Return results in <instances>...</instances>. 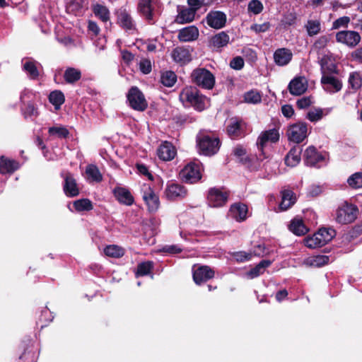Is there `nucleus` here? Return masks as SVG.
<instances>
[{
    "mask_svg": "<svg viewBox=\"0 0 362 362\" xmlns=\"http://www.w3.org/2000/svg\"><path fill=\"white\" fill-rule=\"evenodd\" d=\"M279 130L275 128L264 131L260 134L256 144L259 151V154L257 155V159L258 160L262 161L269 158L270 155L264 150L267 143L269 141L271 143H276L279 141Z\"/></svg>",
    "mask_w": 362,
    "mask_h": 362,
    "instance_id": "1",
    "label": "nucleus"
},
{
    "mask_svg": "<svg viewBox=\"0 0 362 362\" xmlns=\"http://www.w3.org/2000/svg\"><path fill=\"white\" fill-rule=\"evenodd\" d=\"M358 213L356 205L344 202L337 208L335 220L340 224L351 223L357 218Z\"/></svg>",
    "mask_w": 362,
    "mask_h": 362,
    "instance_id": "2",
    "label": "nucleus"
},
{
    "mask_svg": "<svg viewBox=\"0 0 362 362\" xmlns=\"http://www.w3.org/2000/svg\"><path fill=\"white\" fill-rule=\"evenodd\" d=\"M199 151L206 156H211L218 153L221 143L218 137L202 135L197 139Z\"/></svg>",
    "mask_w": 362,
    "mask_h": 362,
    "instance_id": "3",
    "label": "nucleus"
},
{
    "mask_svg": "<svg viewBox=\"0 0 362 362\" xmlns=\"http://www.w3.org/2000/svg\"><path fill=\"white\" fill-rule=\"evenodd\" d=\"M193 83L204 89L211 90L215 85L214 74L205 68H197L191 74Z\"/></svg>",
    "mask_w": 362,
    "mask_h": 362,
    "instance_id": "4",
    "label": "nucleus"
},
{
    "mask_svg": "<svg viewBox=\"0 0 362 362\" xmlns=\"http://www.w3.org/2000/svg\"><path fill=\"white\" fill-rule=\"evenodd\" d=\"M288 140L297 145L308 137V124L305 122H298L289 125L286 132Z\"/></svg>",
    "mask_w": 362,
    "mask_h": 362,
    "instance_id": "5",
    "label": "nucleus"
},
{
    "mask_svg": "<svg viewBox=\"0 0 362 362\" xmlns=\"http://www.w3.org/2000/svg\"><path fill=\"white\" fill-rule=\"evenodd\" d=\"M127 99L131 108L139 112H144L148 107L144 93L136 86H132L127 94Z\"/></svg>",
    "mask_w": 362,
    "mask_h": 362,
    "instance_id": "6",
    "label": "nucleus"
},
{
    "mask_svg": "<svg viewBox=\"0 0 362 362\" xmlns=\"http://www.w3.org/2000/svg\"><path fill=\"white\" fill-rule=\"evenodd\" d=\"M160 4V0H139L137 12L148 23H154L155 8Z\"/></svg>",
    "mask_w": 362,
    "mask_h": 362,
    "instance_id": "7",
    "label": "nucleus"
},
{
    "mask_svg": "<svg viewBox=\"0 0 362 362\" xmlns=\"http://www.w3.org/2000/svg\"><path fill=\"white\" fill-rule=\"evenodd\" d=\"M180 177L185 183L194 184L202 179L200 165L194 162L188 163L180 173Z\"/></svg>",
    "mask_w": 362,
    "mask_h": 362,
    "instance_id": "8",
    "label": "nucleus"
},
{
    "mask_svg": "<svg viewBox=\"0 0 362 362\" xmlns=\"http://www.w3.org/2000/svg\"><path fill=\"white\" fill-rule=\"evenodd\" d=\"M182 95L185 100L189 103L196 110L202 111L205 107V96L200 94L199 91L194 87L185 88Z\"/></svg>",
    "mask_w": 362,
    "mask_h": 362,
    "instance_id": "9",
    "label": "nucleus"
},
{
    "mask_svg": "<svg viewBox=\"0 0 362 362\" xmlns=\"http://www.w3.org/2000/svg\"><path fill=\"white\" fill-rule=\"evenodd\" d=\"M229 192L216 187L210 188L207 194L208 204L211 207H221L228 199Z\"/></svg>",
    "mask_w": 362,
    "mask_h": 362,
    "instance_id": "10",
    "label": "nucleus"
},
{
    "mask_svg": "<svg viewBox=\"0 0 362 362\" xmlns=\"http://www.w3.org/2000/svg\"><path fill=\"white\" fill-rule=\"evenodd\" d=\"M325 156L314 146H308L303 154L305 165L310 167L320 168V163L325 161Z\"/></svg>",
    "mask_w": 362,
    "mask_h": 362,
    "instance_id": "11",
    "label": "nucleus"
},
{
    "mask_svg": "<svg viewBox=\"0 0 362 362\" xmlns=\"http://www.w3.org/2000/svg\"><path fill=\"white\" fill-rule=\"evenodd\" d=\"M214 276V270L207 265L199 266L192 270L193 281L199 286L213 279Z\"/></svg>",
    "mask_w": 362,
    "mask_h": 362,
    "instance_id": "12",
    "label": "nucleus"
},
{
    "mask_svg": "<svg viewBox=\"0 0 362 362\" xmlns=\"http://www.w3.org/2000/svg\"><path fill=\"white\" fill-rule=\"evenodd\" d=\"M336 40L349 47H354L360 42L361 35L356 31L341 30L336 34Z\"/></svg>",
    "mask_w": 362,
    "mask_h": 362,
    "instance_id": "13",
    "label": "nucleus"
},
{
    "mask_svg": "<svg viewBox=\"0 0 362 362\" xmlns=\"http://www.w3.org/2000/svg\"><path fill=\"white\" fill-rule=\"evenodd\" d=\"M62 177L64 178L63 191L66 196L68 197H77L80 190L74 175L67 172L65 175L62 174Z\"/></svg>",
    "mask_w": 362,
    "mask_h": 362,
    "instance_id": "14",
    "label": "nucleus"
},
{
    "mask_svg": "<svg viewBox=\"0 0 362 362\" xmlns=\"http://www.w3.org/2000/svg\"><path fill=\"white\" fill-rule=\"evenodd\" d=\"M207 25L214 29H221L225 27L227 16L225 13L221 11H211L206 16Z\"/></svg>",
    "mask_w": 362,
    "mask_h": 362,
    "instance_id": "15",
    "label": "nucleus"
},
{
    "mask_svg": "<svg viewBox=\"0 0 362 362\" xmlns=\"http://www.w3.org/2000/svg\"><path fill=\"white\" fill-rule=\"evenodd\" d=\"M171 57L180 66H185L192 61V54L189 47H176L171 52Z\"/></svg>",
    "mask_w": 362,
    "mask_h": 362,
    "instance_id": "16",
    "label": "nucleus"
},
{
    "mask_svg": "<svg viewBox=\"0 0 362 362\" xmlns=\"http://www.w3.org/2000/svg\"><path fill=\"white\" fill-rule=\"evenodd\" d=\"M166 197L169 200L183 199L187 194V189L183 185L178 183H168L165 191Z\"/></svg>",
    "mask_w": 362,
    "mask_h": 362,
    "instance_id": "17",
    "label": "nucleus"
},
{
    "mask_svg": "<svg viewBox=\"0 0 362 362\" xmlns=\"http://www.w3.org/2000/svg\"><path fill=\"white\" fill-rule=\"evenodd\" d=\"M117 23L126 30H131L134 28L133 18L125 8L121 7L115 11Z\"/></svg>",
    "mask_w": 362,
    "mask_h": 362,
    "instance_id": "18",
    "label": "nucleus"
},
{
    "mask_svg": "<svg viewBox=\"0 0 362 362\" xmlns=\"http://www.w3.org/2000/svg\"><path fill=\"white\" fill-rule=\"evenodd\" d=\"M302 152V146L295 145L293 146L284 158L285 165L291 168L297 166L301 160Z\"/></svg>",
    "mask_w": 362,
    "mask_h": 362,
    "instance_id": "19",
    "label": "nucleus"
},
{
    "mask_svg": "<svg viewBox=\"0 0 362 362\" xmlns=\"http://www.w3.org/2000/svg\"><path fill=\"white\" fill-rule=\"evenodd\" d=\"M158 158L164 161L172 160L177 154V150L172 143L163 142L157 150Z\"/></svg>",
    "mask_w": 362,
    "mask_h": 362,
    "instance_id": "20",
    "label": "nucleus"
},
{
    "mask_svg": "<svg viewBox=\"0 0 362 362\" xmlns=\"http://www.w3.org/2000/svg\"><path fill=\"white\" fill-rule=\"evenodd\" d=\"M112 193L116 199L122 204L132 206L134 202V199L130 191L123 187H116Z\"/></svg>",
    "mask_w": 362,
    "mask_h": 362,
    "instance_id": "21",
    "label": "nucleus"
},
{
    "mask_svg": "<svg viewBox=\"0 0 362 362\" xmlns=\"http://www.w3.org/2000/svg\"><path fill=\"white\" fill-rule=\"evenodd\" d=\"M288 89L291 95H300L307 90L308 83L304 77H295L290 81Z\"/></svg>",
    "mask_w": 362,
    "mask_h": 362,
    "instance_id": "22",
    "label": "nucleus"
},
{
    "mask_svg": "<svg viewBox=\"0 0 362 362\" xmlns=\"http://www.w3.org/2000/svg\"><path fill=\"white\" fill-rule=\"evenodd\" d=\"M21 167L18 161L10 159L4 156H0V174H13Z\"/></svg>",
    "mask_w": 362,
    "mask_h": 362,
    "instance_id": "23",
    "label": "nucleus"
},
{
    "mask_svg": "<svg viewBox=\"0 0 362 362\" xmlns=\"http://www.w3.org/2000/svg\"><path fill=\"white\" fill-rule=\"evenodd\" d=\"M320 82L323 86H327L325 89L331 93L339 92L342 88L341 81L333 76L323 74Z\"/></svg>",
    "mask_w": 362,
    "mask_h": 362,
    "instance_id": "24",
    "label": "nucleus"
},
{
    "mask_svg": "<svg viewBox=\"0 0 362 362\" xmlns=\"http://www.w3.org/2000/svg\"><path fill=\"white\" fill-rule=\"evenodd\" d=\"M292 52L287 48H279L274 53V60L276 65L283 66L287 65L292 59Z\"/></svg>",
    "mask_w": 362,
    "mask_h": 362,
    "instance_id": "25",
    "label": "nucleus"
},
{
    "mask_svg": "<svg viewBox=\"0 0 362 362\" xmlns=\"http://www.w3.org/2000/svg\"><path fill=\"white\" fill-rule=\"evenodd\" d=\"M199 37V30L194 25L187 26L179 30L177 38L180 42H191Z\"/></svg>",
    "mask_w": 362,
    "mask_h": 362,
    "instance_id": "26",
    "label": "nucleus"
},
{
    "mask_svg": "<svg viewBox=\"0 0 362 362\" xmlns=\"http://www.w3.org/2000/svg\"><path fill=\"white\" fill-rule=\"evenodd\" d=\"M143 199L146 204L149 211H156L158 209L160 204L159 198L150 187L144 192Z\"/></svg>",
    "mask_w": 362,
    "mask_h": 362,
    "instance_id": "27",
    "label": "nucleus"
},
{
    "mask_svg": "<svg viewBox=\"0 0 362 362\" xmlns=\"http://www.w3.org/2000/svg\"><path fill=\"white\" fill-rule=\"evenodd\" d=\"M247 206L240 202L231 205L230 208L232 217L239 222L243 221L247 218Z\"/></svg>",
    "mask_w": 362,
    "mask_h": 362,
    "instance_id": "28",
    "label": "nucleus"
},
{
    "mask_svg": "<svg viewBox=\"0 0 362 362\" xmlns=\"http://www.w3.org/2000/svg\"><path fill=\"white\" fill-rule=\"evenodd\" d=\"M296 202L295 193L291 189L281 191V202L279 205L281 211H286L291 207Z\"/></svg>",
    "mask_w": 362,
    "mask_h": 362,
    "instance_id": "29",
    "label": "nucleus"
},
{
    "mask_svg": "<svg viewBox=\"0 0 362 362\" xmlns=\"http://www.w3.org/2000/svg\"><path fill=\"white\" fill-rule=\"evenodd\" d=\"M288 229L297 236L304 235L309 231V228L305 225L303 220L298 217H295L291 221Z\"/></svg>",
    "mask_w": 362,
    "mask_h": 362,
    "instance_id": "30",
    "label": "nucleus"
},
{
    "mask_svg": "<svg viewBox=\"0 0 362 362\" xmlns=\"http://www.w3.org/2000/svg\"><path fill=\"white\" fill-rule=\"evenodd\" d=\"M230 37L224 31H221L218 34H216L210 39V46L216 48H221L226 46L229 42Z\"/></svg>",
    "mask_w": 362,
    "mask_h": 362,
    "instance_id": "31",
    "label": "nucleus"
},
{
    "mask_svg": "<svg viewBox=\"0 0 362 362\" xmlns=\"http://www.w3.org/2000/svg\"><path fill=\"white\" fill-rule=\"evenodd\" d=\"M196 12L190 8L182 9L176 16L175 21L179 24L192 22L194 20Z\"/></svg>",
    "mask_w": 362,
    "mask_h": 362,
    "instance_id": "32",
    "label": "nucleus"
},
{
    "mask_svg": "<svg viewBox=\"0 0 362 362\" xmlns=\"http://www.w3.org/2000/svg\"><path fill=\"white\" fill-rule=\"evenodd\" d=\"M64 79L66 83L74 84L81 78V71L74 67H68L64 73Z\"/></svg>",
    "mask_w": 362,
    "mask_h": 362,
    "instance_id": "33",
    "label": "nucleus"
},
{
    "mask_svg": "<svg viewBox=\"0 0 362 362\" xmlns=\"http://www.w3.org/2000/svg\"><path fill=\"white\" fill-rule=\"evenodd\" d=\"M271 264L272 262L270 260L263 259L255 267L250 269L247 272V275L251 279L256 278L262 274L264 272L265 269L269 267Z\"/></svg>",
    "mask_w": 362,
    "mask_h": 362,
    "instance_id": "34",
    "label": "nucleus"
},
{
    "mask_svg": "<svg viewBox=\"0 0 362 362\" xmlns=\"http://www.w3.org/2000/svg\"><path fill=\"white\" fill-rule=\"evenodd\" d=\"M93 12L103 23H107L110 21V13L105 6L97 4L93 7Z\"/></svg>",
    "mask_w": 362,
    "mask_h": 362,
    "instance_id": "35",
    "label": "nucleus"
},
{
    "mask_svg": "<svg viewBox=\"0 0 362 362\" xmlns=\"http://www.w3.org/2000/svg\"><path fill=\"white\" fill-rule=\"evenodd\" d=\"M320 234L318 232L314 233L312 236H308L304 239L305 245L310 249H315L317 247H321L325 244L324 243L322 238H320Z\"/></svg>",
    "mask_w": 362,
    "mask_h": 362,
    "instance_id": "36",
    "label": "nucleus"
},
{
    "mask_svg": "<svg viewBox=\"0 0 362 362\" xmlns=\"http://www.w3.org/2000/svg\"><path fill=\"white\" fill-rule=\"evenodd\" d=\"M177 79L176 74L173 71H165L161 73L160 83L165 87H173Z\"/></svg>",
    "mask_w": 362,
    "mask_h": 362,
    "instance_id": "37",
    "label": "nucleus"
},
{
    "mask_svg": "<svg viewBox=\"0 0 362 362\" xmlns=\"http://www.w3.org/2000/svg\"><path fill=\"white\" fill-rule=\"evenodd\" d=\"M86 174L88 178L93 182H100L103 180V175L95 165H88L86 168Z\"/></svg>",
    "mask_w": 362,
    "mask_h": 362,
    "instance_id": "38",
    "label": "nucleus"
},
{
    "mask_svg": "<svg viewBox=\"0 0 362 362\" xmlns=\"http://www.w3.org/2000/svg\"><path fill=\"white\" fill-rule=\"evenodd\" d=\"M153 269V262L152 261L142 262L138 264L135 276L136 277L144 276L151 273Z\"/></svg>",
    "mask_w": 362,
    "mask_h": 362,
    "instance_id": "39",
    "label": "nucleus"
},
{
    "mask_svg": "<svg viewBox=\"0 0 362 362\" xmlns=\"http://www.w3.org/2000/svg\"><path fill=\"white\" fill-rule=\"evenodd\" d=\"M49 101L54 106L56 110H58L64 104L65 97L61 90H54L49 95Z\"/></svg>",
    "mask_w": 362,
    "mask_h": 362,
    "instance_id": "40",
    "label": "nucleus"
},
{
    "mask_svg": "<svg viewBox=\"0 0 362 362\" xmlns=\"http://www.w3.org/2000/svg\"><path fill=\"white\" fill-rule=\"evenodd\" d=\"M75 210L78 212L89 211L93 209L92 202L87 198L76 200L73 203Z\"/></svg>",
    "mask_w": 362,
    "mask_h": 362,
    "instance_id": "41",
    "label": "nucleus"
},
{
    "mask_svg": "<svg viewBox=\"0 0 362 362\" xmlns=\"http://www.w3.org/2000/svg\"><path fill=\"white\" fill-rule=\"evenodd\" d=\"M227 132L228 135L233 139L241 137L243 136L242 120H237L228 125Z\"/></svg>",
    "mask_w": 362,
    "mask_h": 362,
    "instance_id": "42",
    "label": "nucleus"
},
{
    "mask_svg": "<svg viewBox=\"0 0 362 362\" xmlns=\"http://www.w3.org/2000/svg\"><path fill=\"white\" fill-rule=\"evenodd\" d=\"M49 136H56L59 139H67L70 136V132L67 128L63 126H54L48 129Z\"/></svg>",
    "mask_w": 362,
    "mask_h": 362,
    "instance_id": "43",
    "label": "nucleus"
},
{
    "mask_svg": "<svg viewBox=\"0 0 362 362\" xmlns=\"http://www.w3.org/2000/svg\"><path fill=\"white\" fill-rule=\"evenodd\" d=\"M104 253L110 257L119 258L124 256V250L118 245H110L104 248Z\"/></svg>",
    "mask_w": 362,
    "mask_h": 362,
    "instance_id": "44",
    "label": "nucleus"
},
{
    "mask_svg": "<svg viewBox=\"0 0 362 362\" xmlns=\"http://www.w3.org/2000/svg\"><path fill=\"white\" fill-rule=\"evenodd\" d=\"M23 70L29 75L32 79H37L40 76V72L36 66L35 61L28 60L23 64Z\"/></svg>",
    "mask_w": 362,
    "mask_h": 362,
    "instance_id": "45",
    "label": "nucleus"
},
{
    "mask_svg": "<svg viewBox=\"0 0 362 362\" xmlns=\"http://www.w3.org/2000/svg\"><path fill=\"white\" fill-rule=\"evenodd\" d=\"M362 234V221L356 223L347 233L344 234V238L349 242H351L358 238Z\"/></svg>",
    "mask_w": 362,
    "mask_h": 362,
    "instance_id": "46",
    "label": "nucleus"
},
{
    "mask_svg": "<svg viewBox=\"0 0 362 362\" xmlns=\"http://www.w3.org/2000/svg\"><path fill=\"white\" fill-rule=\"evenodd\" d=\"M243 98L244 102L251 104H257L262 100V96L259 92L255 90H251L245 93Z\"/></svg>",
    "mask_w": 362,
    "mask_h": 362,
    "instance_id": "47",
    "label": "nucleus"
},
{
    "mask_svg": "<svg viewBox=\"0 0 362 362\" xmlns=\"http://www.w3.org/2000/svg\"><path fill=\"white\" fill-rule=\"evenodd\" d=\"M349 84L351 89L357 90L362 86V77L359 72L354 71L350 74Z\"/></svg>",
    "mask_w": 362,
    "mask_h": 362,
    "instance_id": "48",
    "label": "nucleus"
},
{
    "mask_svg": "<svg viewBox=\"0 0 362 362\" xmlns=\"http://www.w3.org/2000/svg\"><path fill=\"white\" fill-rule=\"evenodd\" d=\"M53 317L49 310L47 307H45L40 311L37 323L40 324L41 328H43L46 327L49 322L52 321Z\"/></svg>",
    "mask_w": 362,
    "mask_h": 362,
    "instance_id": "49",
    "label": "nucleus"
},
{
    "mask_svg": "<svg viewBox=\"0 0 362 362\" xmlns=\"http://www.w3.org/2000/svg\"><path fill=\"white\" fill-rule=\"evenodd\" d=\"M310 37L317 35L321 30L320 23L317 20H309L305 25Z\"/></svg>",
    "mask_w": 362,
    "mask_h": 362,
    "instance_id": "50",
    "label": "nucleus"
},
{
    "mask_svg": "<svg viewBox=\"0 0 362 362\" xmlns=\"http://www.w3.org/2000/svg\"><path fill=\"white\" fill-rule=\"evenodd\" d=\"M317 232L321 235L320 238L322 239L325 245L330 242L337 234L336 230L332 228H322Z\"/></svg>",
    "mask_w": 362,
    "mask_h": 362,
    "instance_id": "51",
    "label": "nucleus"
},
{
    "mask_svg": "<svg viewBox=\"0 0 362 362\" xmlns=\"http://www.w3.org/2000/svg\"><path fill=\"white\" fill-rule=\"evenodd\" d=\"M347 183L352 189H359L362 187V172H357L352 174L348 179Z\"/></svg>",
    "mask_w": 362,
    "mask_h": 362,
    "instance_id": "52",
    "label": "nucleus"
},
{
    "mask_svg": "<svg viewBox=\"0 0 362 362\" xmlns=\"http://www.w3.org/2000/svg\"><path fill=\"white\" fill-rule=\"evenodd\" d=\"M329 257L327 255L314 256L310 261V264L315 267H321L328 264Z\"/></svg>",
    "mask_w": 362,
    "mask_h": 362,
    "instance_id": "53",
    "label": "nucleus"
},
{
    "mask_svg": "<svg viewBox=\"0 0 362 362\" xmlns=\"http://www.w3.org/2000/svg\"><path fill=\"white\" fill-rule=\"evenodd\" d=\"M264 6L259 0H252L249 2L247 10L254 14H259L263 11Z\"/></svg>",
    "mask_w": 362,
    "mask_h": 362,
    "instance_id": "54",
    "label": "nucleus"
},
{
    "mask_svg": "<svg viewBox=\"0 0 362 362\" xmlns=\"http://www.w3.org/2000/svg\"><path fill=\"white\" fill-rule=\"evenodd\" d=\"M296 20H297V16H296V13L290 12V13H286L284 16V17L281 20V23L284 26H291V25H293L296 23Z\"/></svg>",
    "mask_w": 362,
    "mask_h": 362,
    "instance_id": "55",
    "label": "nucleus"
},
{
    "mask_svg": "<svg viewBox=\"0 0 362 362\" xmlns=\"http://www.w3.org/2000/svg\"><path fill=\"white\" fill-rule=\"evenodd\" d=\"M330 40V37L328 35L320 36L314 43L313 47L315 49L320 50L324 49Z\"/></svg>",
    "mask_w": 362,
    "mask_h": 362,
    "instance_id": "56",
    "label": "nucleus"
},
{
    "mask_svg": "<svg viewBox=\"0 0 362 362\" xmlns=\"http://www.w3.org/2000/svg\"><path fill=\"white\" fill-rule=\"evenodd\" d=\"M323 112L320 108L315 109V111H309L307 113L306 118L312 122L320 120L322 118Z\"/></svg>",
    "mask_w": 362,
    "mask_h": 362,
    "instance_id": "57",
    "label": "nucleus"
},
{
    "mask_svg": "<svg viewBox=\"0 0 362 362\" xmlns=\"http://www.w3.org/2000/svg\"><path fill=\"white\" fill-rule=\"evenodd\" d=\"M139 69L144 74H149L152 70L151 62L150 59H142L139 62Z\"/></svg>",
    "mask_w": 362,
    "mask_h": 362,
    "instance_id": "58",
    "label": "nucleus"
},
{
    "mask_svg": "<svg viewBox=\"0 0 362 362\" xmlns=\"http://www.w3.org/2000/svg\"><path fill=\"white\" fill-rule=\"evenodd\" d=\"M350 22V18L348 16H343L337 18L332 24L333 29H339L341 27H347Z\"/></svg>",
    "mask_w": 362,
    "mask_h": 362,
    "instance_id": "59",
    "label": "nucleus"
},
{
    "mask_svg": "<svg viewBox=\"0 0 362 362\" xmlns=\"http://www.w3.org/2000/svg\"><path fill=\"white\" fill-rule=\"evenodd\" d=\"M270 28V23L269 22L264 23L262 24H253L251 25L250 29L255 31L256 33H264L269 30Z\"/></svg>",
    "mask_w": 362,
    "mask_h": 362,
    "instance_id": "60",
    "label": "nucleus"
},
{
    "mask_svg": "<svg viewBox=\"0 0 362 362\" xmlns=\"http://www.w3.org/2000/svg\"><path fill=\"white\" fill-rule=\"evenodd\" d=\"M244 60L241 57L233 58L230 62V66L235 70H240L244 66Z\"/></svg>",
    "mask_w": 362,
    "mask_h": 362,
    "instance_id": "61",
    "label": "nucleus"
},
{
    "mask_svg": "<svg viewBox=\"0 0 362 362\" xmlns=\"http://www.w3.org/2000/svg\"><path fill=\"white\" fill-rule=\"evenodd\" d=\"M233 256L238 262H243L250 260L252 257V254L240 251L234 252Z\"/></svg>",
    "mask_w": 362,
    "mask_h": 362,
    "instance_id": "62",
    "label": "nucleus"
},
{
    "mask_svg": "<svg viewBox=\"0 0 362 362\" xmlns=\"http://www.w3.org/2000/svg\"><path fill=\"white\" fill-rule=\"evenodd\" d=\"M84 2L85 0H71L68 8L72 12H78L83 8Z\"/></svg>",
    "mask_w": 362,
    "mask_h": 362,
    "instance_id": "63",
    "label": "nucleus"
},
{
    "mask_svg": "<svg viewBox=\"0 0 362 362\" xmlns=\"http://www.w3.org/2000/svg\"><path fill=\"white\" fill-rule=\"evenodd\" d=\"M162 251L163 252L168 253L170 255H175L181 253L182 252V249L177 245H172L164 246L162 248Z\"/></svg>",
    "mask_w": 362,
    "mask_h": 362,
    "instance_id": "64",
    "label": "nucleus"
}]
</instances>
